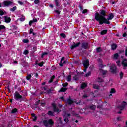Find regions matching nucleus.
Returning <instances> with one entry per match:
<instances>
[{"label":"nucleus","instance_id":"1","mask_svg":"<svg viewBox=\"0 0 127 127\" xmlns=\"http://www.w3.org/2000/svg\"><path fill=\"white\" fill-rule=\"evenodd\" d=\"M107 16V12L104 10H100L99 13L96 12L95 14V19L99 22L100 25L103 24H111L109 20H112L115 17V15L113 13H110L108 17L106 18Z\"/></svg>","mask_w":127,"mask_h":127},{"label":"nucleus","instance_id":"2","mask_svg":"<svg viewBox=\"0 0 127 127\" xmlns=\"http://www.w3.org/2000/svg\"><path fill=\"white\" fill-rule=\"evenodd\" d=\"M14 98L15 101H17L18 102L19 101L21 102V101H22V96L20 95L19 92L18 91H16L14 94Z\"/></svg>","mask_w":127,"mask_h":127},{"label":"nucleus","instance_id":"3","mask_svg":"<svg viewBox=\"0 0 127 127\" xmlns=\"http://www.w3.org/2000/svg\"><path fill=\"white\" fill-rule=\"evenodd\" d=\"M3 4L4 5V6L2 5V7H6L10 6V5L13 4V2L11 1H4L3 2Z\"/></svg>","mask_w":127,"mask_h":127},{"label":"nucleus","instance_id":"4","mask_svg":"<svg viewBox=\"0 0 127 127\" xmlns=\"http://www.w3.org/2000/svg\"><path fill=\"white\" fill-rule=\"evenodd\" d=\"M127 102L126 101H123L121 104V105H119L118 106H117V108L118 109H120V110H121V111H123V110H124L125 109V107H126V106H127Z\"/></svg>","mask_w":127,"mask_h":127},{"label":"nucleus","instance_id":"5","mask_svg":"<svg viewBox=\"0 0 127 127\" xmlns=\"http://www.w3.org/2000/svg\"><path fill=\"white\" fill-rule=\"evenodd\" d=\"M81 48L83 49H89V43L86 42H83L81 44Z\"/></svg>","mask_w":127,"mask_h":127},{"label":"nucleus","instance_id":"6","mask_svg":"<svg viewBox=\"0 0 127 127\" xmlns=\"http://www.w3.org/2000/svg\"><path fill=\"white\" fill-rule=\"evenodd\" d=\"M83 65L84 68L88 69V68H89V66L90 65V62H89V60L86 59V60L84 61L83 62Z\"/></svg>","mask_w":127,"mask_h":127},{"label":"nucleus","instance_id":"7","mask_svg":"<svg viewBox=\"0 0 127 127\" xmlns=\"http://www.w3.org/2000/svg\"><path fill=\"white\" fill-rule=\"evenodd\" d=\"M52 106L53 107L54 112H57V113H59L61 112V110H59L58 108H57V106L56 104L54 102L52 103Z\"/></svg>","mask_w":127,"mask_h":127},{"label":"nucleus","instance_id":"8","mask_svg":"<svg viewBox=\"0 0 127 127\" xmlns=\"http://www.w3.org/2000/svg\"><path fill=\"white\" fill-rule=\"evenodd\" d=\"M127 59H124L122 62V65L123 66L124 70H126V68L127 67Z\"/></svg>","mask_w":127,"mask_h":127},{"label":"nucleus","instance_id":"9","mask_svg":"<svg viewBox=\"0 0 127 127\" xmlns=\"http://www.w3.org/2000/svg\"><path fill=\"white\" fill-rule=\"evenodd\" d=\"M65 63H66V61H65V57H63L61 58V61L60 62L59 66H60V67H63Z\"/></svg>","mask_w":127,"mask_h":127},{"label":"nucleus","instance_id":"10","mask_svg":"<svg viewBox=\"0 0 127 127\" xmlns=\"http://www.w3.org/2000/svg\"><path fill=\"white\" fill-rule=\"evenodd\" d=\"M110 70L113 74H115V73H117V67L115 65H112L110 66Z\"/></svg>","mask_w":127,"mask_h":127},{"label":"nucleus","instance_id":"11","mask_svg":"<svg viewBox=\"0 0 127 127\" xmlns=\"http://www.w3.org/2000/svg\"><path fill=\"white\" fill-rule=\"evenodd\" d=\"M80 44H81V42H77L73 45H71L70 48L71 50H73L74 48H76V47H79V46H80Z\"/></svg>","mask_w":127,"mask_h":127},{"label":"nucleus","instance_id":"12","mask_svg":"<svg viewBox=\"0 0 127 127\" xmlns=\"http://www.w3.org/2000/svg\"><path fill=\"white\" fill-rule=\"evenodd\" d=\"M80 74H81V73L78 72L76 75L73 76V80H74V81H78L79 79H80Z\"/></svg>","mask_w":127,"mask_h":127},{"label":"nucleus","instance_id":"13","mask_svg":"<svg viewBox=\"0 0 127 127\" xmlns=\"http://www.w3.org/2000/svg\"><path fill=\"white\" fill-rule=\"evenodd\" d=\"M4 18L6 23H9L11 21V18L10 17H7V16H5Z\"/></svg>","mask_w":127,"mask_h":127},{"label":"nucleus","instance_id":"14","mask_svg":"<svg viewBox=\"0 0 127 127\" xmlns=\"http://www.w3.org/2000/svg\"><path fill=\"white\" fill-rule=\"evenodd\" d=\"M99 71H100V73H101V74H102L103 76H105V75H107V73H108V71L104 70V69H103L102 68H100Z\"/></svg>","mask_w":127,"mask_h":127},{"label":"nucleus","instance_id":"15","mask_svg":"<svg viewBox=\"0 0 127 127\" xmlns=\"http://www.w3.org/2000/svg\"><path fill=\"white\" fill-rule=\"evenodd\" d=\"M67 103L68 104V105H69V106H71V105H73V104H74V101L71 99V97H69V98L67 100Z\"/></svg>","mask_w":127,"mask_h":127},{"label":"nucleus","instance_id":"16","mask_svg":"<svg viewBox=\"0 0 127 127\" xmlns=\"http://www.w3.org/2000/svg\"><path fill=\"white\" fill-rule=\"evenodd\" d=\"M66 91H67V88L66 87H62L60 90H59V93H61V92H66Z\"/></svg>","mask_w":127,"mask_h":127},{"label":"nucleus","instance_id":"17","mask_svg":"<svg viewBox=\"0 0 127 127\" xmlns=\"http://www.w3.org/2000/svg\"><path fill=\"white\" fill-rule=\"evenodd\" d=\"M99 86H101V87H106V85H107V83L106 82H105V80H103V81L100 82L99 83Z\"/></svg>","mask_w":127,"mask_h":127},{"label":"nucleus","instance_id":"18","mask_svg":"<svg viewBox=\"0 0 127 127\" xmlns=\"http://www.w3.org/2000/svg\"><path fill=\"white\" fill-rule=\"evenodd\" d=\"M117 47H118V46L115 43H113L111 45V49L112 50H115L117 49Z\"/></svg>","mask_w":127,"mask_h":127},{"label":"nucleus","instance_id":"19","mask_svg":"<svg viewBox=\"0 0 127 127\" xmlns=\"http://www.w3.org/2000/svg\"><path fill=\"white\" fill-rule=\"evenodd\" d=\"M105 81V80H104L103 78H102L101 77H99L97 78V82H98V84H100V83H102V82Z\"/></svg>","mask_w":127,"mask_h":127},{"label":"nucleus","instance_id":"20","mask_svg":"<svg viewBox=\"0 0 127 127\" xmlns=\"http://www.w3.org/2000/svg\"><path fill=\"white\" fill-rule=\"evenodd\" d=\"M107 33H108V30H107V29L103 30L101 32L100 34H101V35H104V34H107Z\"/></svg>","mask_w":127,"mask_h":127},{"label":"nucleus","instance_id":"21","mask_svg":"<svg viewBox=\"0 0 127 127\" xmlns=\"http://www.w3.org/2000/svg\"><path fill=\"white\" fill-rule=\"evenodd\" d=\"M54 79H55V76L54 75L52 76L50 79L49 80L48 83L51 84V83H52V82H53V80H54Z\"/></svg>","mask_w":127,"mask_h":127},{"label":"nucleus","instance_id":"22","mask_svg":"<svg viewBox=\"0 0 127 127\" xmlns=\"http://www.w3.org/2000/svg\"><path fill=\"white\" fill-rule=\"evenodd\" d=\"M89 108L91 110H96V109L97 108V107L95 105L92 104L91 106H90Z\"/></svg>","mask_w":127,"mask_h":127},{"label":"nucleus","instance_id":"23","mask_svg":"<svg viewBox=\"0 0 127 127\" xmlns=\"http://www.w3.org/2000/svg\"><path fill=\"white\" fill-rule=\"evenodd\" d=\"M48 124L50 126H52L54 124V122H53V120H52V119H49V120H48Z\"/></svg>","mask_w":127,"mask_h":127},{"label":"nucleus","instance_id":"24","mask_svg":"<svg viewBox=\"0 0 127 127\" xmlns=\"http://www.w3.org/2000/svg\"><path fill=\"white\" fill-rule=\"evenodd\" d=\"M17 112H18V110L17 108H14L11 110V113L15 114V113H17Z\"/></svg>","mask_w":127,"mask_h":127},{"label":"nucleus","instance_id":"25","mask_svg":"<svg viewBox=\"0 0 127 127\" xmlns=\"http://www.w3.org/2000/svg\"><path fill=\"white\" fill-rule=\"evenodd\" d=\"M16 9H17V7L15 6L13 8L10 9V11H11V12H14Z\"/></svg>","mask_w":127,"mask_h":127},{"label":"nucleus","instance_id":"26","mask_svg":"<svg viewBox=\"0 0 127 127\" xmlns=\"http://www.w3.org/2000/svg\"><path fill=\"white\" fill-rule=\"evenodd\" d=\"M43 123L45 127H48V121L45 120L43 121Z\"/></svg>","mask_w":127,"mask_h":127},{"label":"nucleus","instance_id":"27","mask_svg":"<svg viewBox=\"0 0 127 127\" xmlns=\"http://www.w3.org/2000/svg\"><path fill=\"white\" fill-rule=\"evenodd\" d=\"M103 51V50L102 49V48L101 47H97L96 48V52L98 53H100V52H102Z\"/></svg>","mask_w":127,"mask_h":127},{"label":"nucleus","instance_id":"28","mask_svg":"<svg viewBox=\"0 0 127 127\" xmlns=\"http://www.w3.org/2000/svg\"><path fill=\"white\" fill-rule=\"evenodd\" d=\"M47 114L48 116H52V117L54 116V113L51 111H48Z\"/></svg>","mask_w":127,"mask_h":127},{"label":"nucleus","instance_id":"29","mask_svg":"<svg viewBox=\"0 0 127 127\" xmlns=\"http://www.w3.org/2000/svg\"><path fill=\"white\" fill-rule=\"evenodd\" d=\"M119 56H120L119 55V54L115 53V54H114L113 58H114V59H118V58H119Z\"/></svg>","mask_w":127,"mask_h":127},{"label":"nucleus","instance_id":"30","mask_svg":"<svg viewBox=\"0 0 127 127\" xmlns=\"http://www.w3.org/2000/svg\"><path fill=\"white\" fill-rule=\"evenodd\" d=\"M55 4L57 7H58L59 6V1L58 0H54Z\"/></svg>","mask_w":127,"mask_h":127},{"label":"nucleus","instance_id":"31","mask_svg":"<svg viewBox=\"0 0 127 127\" xmlns=\"http://www.w3.org/2000/svg\"><path fill=\"white\" fill-rule=\"evenodd\" d=\"M45 55H48V53L46 52H43L42 53V55L41 56V58H43V57H44Z\"/></svg>","mask_w":127,"mask_h":127},{"label":"nucleus","instance_id":"32","mask_svg":"<svg viewBox=\"0 0 127 127\" xmlns=\"http://www.w3.org/2000/svg\"><path fill=\"white\" fill-rule=\"evenodd\" d=\"M87 85L86 84V83H83L81 84V89H85V88H86V87H87Z\"/></svg>","mask_w":127,"mask_h":127},{"label":"nucleus","instance_id":"33","mask_svg":"<svg viewBox=\"0 0 127 127\" xmlns=\"http://www.w3.org/2000/svg\"><path fill=\"white\" fill-rule=\"evenodd\" d=\"M71 80H72V76L69 75L67 77V82H71Z\"/></svg>","mask_w":127,"mask_h":127},{"label":"nucleus","instance_id":"34","mask_svg":"<svg viewBox=\"0 0 127 127\" xmlns=\"http://www.w3.org/2000/svg\"><path fill=\"white\" fill-rule=\"evenodd\" d=\"M36 65H38L39 67H42L43 66V62H42L40 63H36Z\"/></svg>","mask_w":127,"mask_h":127},{"label":"nucleus","instance_id":"35","mask_svg":"<svg viewBox=\"0 0 127 127\" xmlns=\"http://www.w3.org/2000/svg\"><path fill=\"white\" fill-rule=\"evenodd\" d=\"M115 93H116V89H115V88H111L110 91V93L115 94Z\"/></svg>","mask_w":127,"mask_h":127},{"label":"nucleus","instance_id":"36","mask_svg":"<svg viewBox=\"0 0 127 127\" xmlns=\"http://www.w3.org/2000/svg\"><path fill=\"white\" fill-rule=\"evenodd\" d=\"M60 36L61 37H63V38H66V34H65V33H61Z\"/></svg>","mask_w":127,"mask_h":127},{"label":"nucleus","instance_id":"37","mask_svg":"<svg viewBox=\"0 0 127 127\" xmlns=\"http://www.w3.org/2000/svg\"><path fill=\"white\" fill-rule=\"evenodd\" d=\"M31 74H27V76H26V80H28V81L31 79Z\"/></svg>","mask_w":127,"mask_h":127},{"label":"nucleus","instance_id":"38","mask_svg":"<svg viewBox=\"0 0 127 127\" xmlns=\"http://www.w3.org/2000/svg\"><path fill=\"white\" fill-rule=\"evenodd\" d=\"M6 28L3 25H0V31L2 30V29H5Z\"/></svg>","mask_w":127,"mask_h":127},{"label":"nucleus","instance_id":"39","mask_svg":"<svg viewBox=\"0 0 127 127\" xmlns=\"http://www.w3.org/2000/svg\"><path fill=\"white\" fill-rule=\"evenodd\" d=\"M93 88L94 89H96V90H99L100 89V87L99 85H97L96 84L93 85Z\"/></svg>","mask_w":127,"mask_h":127},{"label":"nucleus","instance_id":"40","mask_svg":"<svg viewBox=\"0 0 127 127\" xmlns=\"http://www.w3.org/2000/svg\"><path fill=\"white\" fill-rule=\"evenodd\" d=\"M23 43H28L29 42V40L28 39H25L23 40Z\"/></svg>","mask_w":127,"mask_h":127},{"label":"nucleus","instance_id":"41","mask_svg":"<svg viewBox=\"0 0 127 127\" xmlns=\"http://www.w3.org/2000/svg\"><path fill=\"white\" fill-rule=\"evenodd\" d=\"M120 77L121 80H122V79H123V78L124 77V73H123V72H120Z\"/></svg>","mask_w":127,"mask_h":127},{"label":"nucleus","instance_id":"42","mask_svg":"<svg viewBox=\"0 0 127 127\" xmlns=\"http://www.w3.org/2000/svg\"><path fill=\"white\" fill-rule=\"evenodd\" d=\"M39 104H40V100H38L37 102H35V106H36V107H37V106L39 105Z\"/></svg>","mask_w":127,"mask_h":127},{"label":"nucleus","instance_id":"43","mask_svg":"<svg viewBox=\"0 0 127 127\" xmlns=\"http://www.w3.org/2000/svg\"><path fill=\"white\" fill-rule=\"evenodd\" d=\"M39 2H40V1L39 0H35V1H34V3H35V4H38Z\"/></svg>","mask_w":127,"mask_h":127},{"label":"nucleus","instance_id":"44","mask_svg":"<svg viewBox=\"0 0 127 127\" xmlns=\"http://www.w3.org/2000/svg\"><path fill=\"white\" fill-rule=\"evenodd\" d=\"M28 53H29V51L28 50H25L24 51V54H25V55H27V54H28Z\"/></svg>","mask_w":127,"mask_h":127},{"label":"nucleus","instance_id":"45","mask_svg":"<svg viewBox=\"0 0 127 127\" xmlns=\"http://www.w3.org/2000/svg\"><path fill=\"white\" fill-rule=\"evenodd\" d=\"M0 15H4V12H3V11L1 10V9H0Z\"/></svg>","mask_w":127,"mask_h":127},{"label":"nucleus","instance_id":"46","mask_svg":"<svg viewBox=\"0 0 127 127\" xmlns=\"http://www.w3.org/2000/svg\"><path fill=\"white\" fill-rule=\"evenodd\" d=\"M91 75V72L89 71L88 73H87L85 75V77H89V76H90Z\"/></svg>","mask_w":127,"mask_h":127},{"label":"nucleus","instance_id":"47","mask_svg":"<svg viewBox=\"0 0 127 127\" xmlns=\"http://www.w3.org/2000/svg\"><path fill=\"white\" fill-rule=\"evenodd\" d=\"M60 100H62V101H65V98L64 96H62L61 97H59V98Z\"/></svg>","mask_w":127,"mask_h":127},{"label":"nucleus","instance_id":"48","mask_svg":"<svg viewBox=\"0 0 127 127\" xmlns=\"http://www.w3.org/2000/svg\"><path fill=\"white\" fill-rule=\"evenodd\" d=\"M88 97H89V96H88V95H87L86 94H85L84 95H83L82 96L83 99H86V98H88Z\"/></svg>","mask_w":127,"mask_h":127},{"label":"nucleus","instance_id":"49","mask_svg":"<svg viewBox=\"0 0 127 127\" xmlns=\"http://www.w3.org/2000/svg\"><path fill=\"white\" fill-rule=\"evenodd\" d=\"M97 109H103V105H97Z\"/></svg>","mask_w":127,"mask_h":127},{"label":"nucleus","instance_id":"50","mask_svg":"<svg viewBox=\"0 0 127 127\" xmlns=\"http://www.w3.org/2000/svg\"><path fill=\"white\" fill-rule=\"evenodd\" d=\"M88 12V10L87 9H84L82 11V13L83 14H85Z\"/></svg>","mask_w":127,"mask_h":127},{"label":"nucleus","instance_id":"51","mask_svg":"<svg viewBox=\"0 0 127 127\" xmlns=\"http://www.w3.org/2000/svg\"><path fill=\"white\" fill-rule=\"evenodd\" d=\"M63 87H67L68 86V83H64L62 84Z\"/></svg>","mask_w":127,"mask_h":127},{"label":"nucleus","instance_id":"52","mask_svg":"<svg viewBox=\"0 0 127 127\" xmlns=\"http://www.w3.org/2000/svg\"><path fill=\"white\" fill-rule=\"evenodd\" d=\"M33 32V29H32V28H31L30 29L29 34H32Z\"/></svg>","mask_w":127,"mask_h":127},{"label":"nucleus","instance_id":"53","mask_svg":"<svg viewBox=\"0 0 127 127\" xmlns=\"http://www.w3.org/2000/svg\"><path fill=\"white\" fill-rule=\"evenodd\" d=\"M117 121H122V117H118L117 118Z\"/></svg>","mask_w":127,"mask_h":127},{"label":"nucleus","instance_id":"54","mask_svg":"<svg viewBox=\"0 0 127 127\" xmlns=\"http://www.w3.org/2000/svg\"><path fill=\"white\" fill-rule=\"evenodd\" d=\"M64 122H65V123H68V122H69V119H68L67 117H65L64 118Z\"/></svg>","mask_w":127,"mask_h":127},{"label":"nucleus","instance_id":"55","mask_svg":"<svg viewBox=\"0 0 127 127\" xmlns=\"http://www.w3.org/2000/svg\"><path fill=\"white\" fill-rule=\"evenodd\" d=\"M55 12H56V13H57V14H58L59 15V14H60V11H59V10H55Z\"/></svg>","mask_w":127,"mask_h":127},{"label":"nucleus","instance_id":"56","mask_svg":"<svg viewBox=\"0 0 127 127\" xmlns=\"http://www.w3.org/2000/svg\"><path fill=\"white\" fill-rule=\"evenodd\" d=\"M32 23H33V21L32 20H31L29 22V25H30V26H31V25H32Z\"/></svg>","mask_w":127,"mask_h":127},{"label":"nucleus","instance_id":"57","mask_svg":"<svg viewBox=\"0 0 127 127\" xmlns=\"http://www.w3.org/2000/svg\"><path fill=\"white\" fill-rule=\"evenodd\" d=\"M116 63H117V65L118 66H120V63H121V61L120 60H118L116 62Z\"/></svg>","mask_w":127,"mask_h":127},{"label":"nucleus","instance_id":"58","mask_svg":"<svg viewBox=\"0 0 127 127\" xmlns=\"http://www.w3.org/2000/svg\"><path fill=\"white\" fill-rule=\"evenodd\" d=\"M18 3H19V4H20L21 5H22V4H23L24 2L21 1H18Z\"/></svg>","mask_w":127,"mask_h":127},{"label":"nucleus","instance_id":"59","mask_svg":"<svg viewBox=\"0 0 127 127\" xmlns=\"http://www.w3.org/2000/svg\"><path fill=\"white\" fill-rule=\"evenodd\" d=\"M36 120H37V117L36 116H35L34 117V119H33V121L34 122V121H36Z\"/></svg>","mask_w":127,"mask_h":127},{"label":"nucleus","instance_id":"60","mask_svg":"<svg viewBox=\"0 0 127 127\" xmlns=\"http://www.w3.org/2000/svg\"><path fill=\"white\" fill-rule=\"evenodd\" d=\"M20 20L21 21H24V20H25V19L23 17H21V18H20Z\"/></svg>","mask_w":127,"mask_h":127},{"label":"nucleus","instance_id":"61","mask_svg":"<svg viewBox=\"0 0 127 127\" xmlns=\"http://www.w3.org/2000/svg\"><path fill=\"white\" fill-rule=\"evenodd\" d=\"M100 68H104V64H100L99 65Z\"/></svg>","mask_w":127,"mask_h":127},{"label":"nucleus","instance_id":"62","mask_svg":"<svg viewBox=\"0 0 127 127\" xmlns=\"http://www.w3.org/2000/svg\"><path fill=\"white\" fill-rule=\"evenodd\" d=\"M32 21H33V23L37 22V19L34 18V19H33Z\"/></svg>","mask_w":127,"mask_h":127},{"label":"nucleus","instance_id":"63","mask_svg":"<svg viewBox=\"0 0 127 127\" xmlns=\"http://www.w3.org/2000/svg\"><path fill=\"white\" fill-rule=\"evenodd\" d=\"M79 7L80 10H83V6L79 5Z\"/></svg>","mask_w":127,"mask_h":127},{"label":"nucleus","instance_id":"64","mask_svg":"<svg viewBox=\"0 0 127 127\" xmlns=\"http://www.w3.org/2000/svg\"><path fill=\"white\" fill-rule=\"evenodd\" d=\"M125 56H127V49L125 50Z\"/></svg>","mask_w":127,"mask_h":127}]
</instances>
